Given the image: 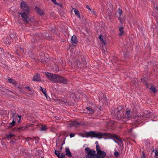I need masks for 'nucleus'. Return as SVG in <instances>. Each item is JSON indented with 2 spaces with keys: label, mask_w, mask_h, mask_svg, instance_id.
Masks as SVG:
<instances>
[{
  "label": "nucleus",
  "mask_w": 158,
  "mask_h": 158,
  "mask_svg": "<svg viewBox=\"0 0 158 158\" xmlns=\"http://www.w3.org/2000/svg\"><path fill=\"white\" fill-rule=\"evenodd\" d=\"M47 129V127L46 126H43L42 125V127L40 128V131H45Z\"/></svg>",
  "instance_id": "26"
},
{
  "label": "nucleus",
  "mask_w": 158,
  "mask_h": 158,
  "mask_svg": "<svg viewBox=\"0 0 158 158\" xmlns=\"http://www.w3.org/2000/svg\"><path fill=\"white\" fill-rule=\"evenodd\" d=\"M36 7V10L38 12V13L40 15H43L44 13L42 10H41L39 8Z\"/></svg>",
  "instance_id": "21"
},
{
  "label": "nucleus",
  "mask_w": 158,
  "mask_h": 158,
  "mask_svg": "<svg viewBox=\"0 0 158 158\" xmlns=\"http://www.w3.org/2000/svg\"><path fill=\"white\" fill-rule=\"evenodd\" d=\"M40 90L44 94L47 98H48V95L46 93V90L45 88H43L42 87L40 86Z\"/></svg>",
  "instance_id": "15"
},
{
  "label": "nucleus",
  "mask_w": 158,
  "mask_h": 158,
  "mask_svg": "<svg viewBox=\"0 0 158 158\" xmlns=\"http://www.w3.org/2000/svg\"><path fill=\"white\" fill-rule=\"evenodd\" d=\"M56 70L57 71V70L58 71H59V69H58H58H56Z\"/></svg>",
  "instance_id": "50"
},
{
  "label": "nucleus",
  "mask_w": 158,
  "mask_h": 158,
  "mask_svg": "<svg viewBox=\"0 0 158 158\" xmlns=\"http://www.w3.org/2000/svg\"><path fill=\"white\" fill-rule=\"evenodd\" d=\"M71 125L72 126H77L79 125V124L77 121H74L72 123Z\"/></svg>",
  "instance_id": "22"
},
{
  "label": "nucleus",
  "mask_w": 158,
  "mask_h": 158,
  "mask_svg": "<svg viewBox=\"0 0 158 158\" xmlns=\"http://www.w3.org/2000/svg\"><path fill=\"white\" fill-rule=\"evenodd\" d=\"M55 153L59 158H65V154L63 153H60L59 151H55Z\"/></svg>",
  "instance_id": "10"
},
{
  "label": "nucleus",
  "mask_w": 158,
  "mask_h": 158,
  "mask_svg": "<svg viewBox=\"0 0 158 158\" xmlns=\"http://www.w3.org/2000/svg\"><path fill=\"white\" fill-rule=\"evenodd\" d=\"M142 153L143 154V157H142V158H145V156H144V152H142Z\"/></svg>",
  "instance_id": "41"
},
{
  "label": "nucleus",
  "mask_w": 158,
  "mask_h": 158,
  "mask_svg": "<svg viewBox=\"0 0 158 158\" xmlns=\"http://www.w3.org/2000/svg\"><path fill=\"white\" fill-rule=\"evenodd\" d=\"M118 13L119 15V16L120 17L122 13V10L121 9H119L118 10Z\"/></svg>",
  "instance_id": "33"
},
{
  "label": "nucleus",
  "mask_w": 158,
  "mask_h": 158,
  "mask_svg": "<svg viewBox=\"0 0 158 158\" xmlns=\"http://www.w3.org/2000/svg\"><path fill=\"white\" fill-rule=\"evenodd\" d=\"M94 13V14H95V13L94 12V13Z\"/></svg>",
  "instance_id": "53"
},
{
  "label": "nucleus",
  "mask_w": 158,
  "mask_h": 158,
  "mask_svg": "<svg viewBox=\"0 0 158 158\" xmlns=\"http://www.w3.org/2000/svg\"><path fill=\"white\" fill-rule=\"evenodd\" d=\"M31 139L30 138V137H27L26 139V140L28 141H29L30 140H31Z\"/></svg>",
  "instance_id": "38"
},
{
  "label": "nucleus",
  "mask_w": 158,
  "mask_h": 158,
  "mask_svg": "<svg viewBox=\"0 0 158 158\" xmlns=\"http://www.w3.org/2000/svg\"><path fill=\"white\" fill-rule=\"evenodd\" d=\"M95 144L96 145H99L98 142L97 141H96Z\"/></svg>",
  "instance_id": "42"
},
{
  "label": "nucleus",
  "mask_w": 158,
  "mask_h": 158,
  "mask_svg": "<svg viewBox=\"0 0 158 158\" xmlns=\"http://www.w3.org/2000/svg\"><path fill=\"white\" fill-rule=\"evenodd\" d=\"M96 150L97 152L101 151V147L99 145H96Z\"/></svg>",
  "instance_id": "30"
},
{
  "label": "nucleus",
  "mask_w": 158,
  "mask_h": 158,
  "mask_svg": "<svg viewBox=\"0 0 158 158\" xmlns=\"http://www.w3.org/2000/svg\"><path fill=\"white\" fill-rule=\"evenodd\" d=\"M46 76L47 78L51 81L54 82V79L55 77V74L49 73L48 72H45Z\"/></svg>",
  "instance_id": "7"
},
{
  "label": "nucleus",
  "mask_w": 158,
  "mask_h": 158,
  "mask_svg": "<svg viewBox=\"0 0 158 158\" xmlns=\"http://www.w3.org/2000/svg\"><path fill=\"white\" fill-rule=\"evenodd\" d=\"M73 9L74 10L75 14L78 17L80 18V15L79 11L76 8H73Z\"/></svg>",
  "instance_id": "17"
},
{
  "label": "nucleus",
  "mask_w": 158,
  "mask_h": 158,
  "mask_svg": "<svg viewBox=\"0 0 158 158\" xmlns=\"http://www.w3.org/2000/svg\"><path fill=\"white\" fill-rule=\"evenodd\" d=\"M114 156L115 157H117L119 156V153L117 151H115L114 153Z\"/></svg>",
  "instance_id": "31"
},
{
  "label": "nucleus",
  "mask_w": 158,
  "mask_h": 158,
  "mask_svg": "<svg viewBox=\"0 0 158 158\" xmlns=\"http://www.w3.org/2000/svg\"><path fill=\"white\" fill-rule=\"evenodd\" d=\"M126 112H129L130 113V110L128 108H127V109Z\"/></svg>",
  "instance_id": "40"
},
{
  "label": "nucleus",
  "mask_w": 158,
  "mask_h": 158,
  "mask_svg": "<svg viewBox=\"0 0 158 158\" xmlns=\"http://www.w3.org/2000/svg\"><path fill=\"white\" fill-rule=\"evenodd\" d=\"M0 50H1V51H2V49L1 48H0Z\"/></svg>",
  "instance_id": "48"
},
{
  "label": "nucleus",
  "mask_w": 158,
  "mask_h": 158,
  "mask_svg": "<svg viewBox=\"0 0 158 158\" xmlns=\"http://www.w3.org/2000/svg\"><path fill=\"white\" fill-rule=\"evenodd\" d=\"M65 152L66 153L65 155L68 157H71L72 156V154L69 150V148H65Z\"/></svg>",
  "instance_id": "13"
},
{
  "label": "nucleus",
  "mask_w": 158,
  "mask_h": 158,
  "mask_svg": "<svg viewBox=\"0 0 158 158\" xmlns=\"http://www.w3.org/2000/svg\"><path fill=\"white\" fill-rule=\"evenodd\" d=\"M155 10H156L158 12V8L156 7V8H155Z\"/></svg>",
  "instance_id": "47"
},
{
  "label": "nucleus",
  "mask_w": 158,
  "mask_h": 158,
  "mask_svg": "<svg viewBox=\"0 0 158 158\" xmlns=\"http://www.w3.org/2000/svg\"><path fill=\"white\" fill-rule=\"evenodd\" d=\"M99 38L101 41H102L103 43H104V40L103 39V37L102 35H100L99 36Z\"/></svg>",
  "instance_id": "34"
},
{
  "label": "nucleus",
  "mask_w": 158,
  "mask_h": 158,
  "mask_svg": "<svg viewBox=\"0 0 158 158\" xmlns=\"http://www.w3.org/2000/svg\"><path fill=\"white\" fill-rule=\"evenodd\" d=\"M15 114V113H13V115H14Z\"/></svg>",
  "instance_id": "51"
},
{
  "label": "nucleus",
  "mask_w": 158,
  "mask_h": 158,
  "mask_svg": "<svg viewBox=\"0 0 158 158\" xmlns=\"http://www.w3.org/2000/svg\"><path fill=\"white\" fill-rule=\"evenodd\" d=\"M41 158H43L42 157H41Z\"/></svg>",
  "instance_id": "54"
},
{
  "label": "nucleus",
  "mask_w": 158,
  "mask_h": 158,
  "mask_svg": "<svg viewBox=\"0 0 158 158\" xmlns=\"http://www.w3.org/2000/svg\"><path fill=\"white\" fill-rule=\"evenodd\" d=\"M20 120H19V123L20 122Z\"/></svg>",
  "instance_id": "52"
},
{
  "label": "nucleus",
  "mask_w": 158,
  "mask_h": 158,
  "mask_svg": "<svg viewBox=\"0 0 158 158\" xmlns=\"http://www.w3.org/2000/svg\"><path fill=\"white\" fill-rule=\"evenodd\" d=\"M18 117L19 118V120H20V119H21V116H19V115H18Z\"/></svg>",
  "instance_id": "43"
},
{
  "label": "nucleus",
  "mask_w": 158,
  "mask_h": 158,
  "mask_svg": "<svg viewBox=\"0 0 158 158\" xmlns=\"http://www.w3.org/2000/svg\"><path fill=\"white\" fill-rule=\"evenodd\" d=\"M41 80L40 74L39 73H37L36 75L34 76L32 80L34 81H39Z\"/></svg>",
  "instance_id": "12"
},
{
  "label": "nucleus",
  "mask_w": 158,
  "mask_h": 158,
  "mask_svg": "<svg viewBox=\"0 0 158 158\" xmlns=\"http://www.w3.org/2000/svg\"><path fill=\"white\" fill-rule=\"evenodd\" d=\"M106 155V153L105 152L101 150L97 152L96 156L97 158H103Z\"/></svg>",
  "instance_id": "8"
},
{
  "label": "nucleus",
  "mask_w": 158,
  "mask_h": 158,
  "mask_svg": "<svg viewBox=\"0 0 158 158\" xmlns=\"http://www.w3.org/2000/svg\"><path fill=\"white\" fill-rule=\"evenodd\" d=\"M69 136H70V137H71V138H72V137H73L74 136H75V135L74 133H71L69 135Z\"/></svg>",
  "instance_id": "35"
},
{
  "label": "nucleus",
  "mask_w": 158,
  "mask_h": 158,
  "mask_svg": "<svg viewBox=\"0 0 158 158\" xmlns=\"http://www.w3.org/2000/svg\"><path fill=\"white\" fill-rule=\"evenodd\" d=\"M54 82L62 83L64 84H67L68 81L66 78L58 75L55 74Z\"/></svg>",
  "instance_id": "3"
},
{
  "label": "nucleus",
  "mask_w": 158,
  "mask_h": 158,
  "mask_svg": "<svg viewBox=\"0 0 158 158\" xmlns=\"http://www.w3.org/2000/svg\"><path fill=\"white\" fill-rule=\"evenodd\" d=\"M54 3V4H57V2L56 0H51Z\"/></svg>",
  "instance_id": "37"
},
{
  "label": "nucleus",
  "mask_w": 158,
  "mask_h": 158,
  "mask_svg": "<svg viewBox=\"0 0 158 158\" xmlns=\"http://www.w3.org/2000/svg\"><path fill=\"white\" fill-rule=\"evenodd\" d=\"M59 147V145H58L57 144H56V148H58Z\"/></svg>",
  "instance_id": "44"
},
{
  "label": "nucleus",
  "mask_w": 158,
  "mask_h": 158,
  "mask_svg": "<svg viewBox=\"0 0 158 158\" xmlns=\"http://www.w3.org/2000/svg\"><path fill=\"white\" fill-rule=\"evenodd\" d=\"M64 142H63V143H62V145H63V144H64Z\"/></svg>",
  "instance_id": "49"
},
{
  "label": "nucleus",
  "mask_w": 158,
  "mask_h": 158,
  "mask_svg": "<svg viewBox=\"0 0 158 158\" xmlns=\"http://www.w3.org/2000/svg\"><path fill=\"white\" fill-rule=\"evenodd\" d=\"M85 135L87 136H90L92 137H97L98 138H101L102 136L105 135V134L101 132L96 133L94 131H90L89 132H86Z\"/></svg>",
  "instance_id": "2"
},
{
  "label": "nucleus",
  "mask_w": 158,
  "mask_h": 158,
  "mask_svg": "<svg viewBox=\"0 0 158 158\" xmlns=\"http://www.w3.org/2000/svg\"><path fill=\"white\" fill-rule=\"evenodd\" d=\"M56 5H58L60 7H62V5L60 3H57V4H56Z\"/></svg>",
  "instance_id": "36"
},
{
  "label": "nucleus",
  "mask_w": 158,
  "mask_h": 158,
  "mask_svg": "<svg viewBox=\"0 0 158 158\" xmlns=\"http://www.w3.org/2000/svg\"><path fill=\"white\" fill-rule=\"evenodd\" d=\"M119 20L121 22V19L120 17L119 18Z\"/></svg>",
  "instance_id": "46"
},
{
  "label": "nucleus",
  "mask_w": 158,
  "mask_h": 158,
  "mask_svg": "<svg viewBox=\"0 0 158 158\" xmlns=\"http://www.w3.org/2000/svg\"><path fill=\"white\" fill-rule=\"evenodd\" d=\"M144 114L147 115H149L151 114V112L149 110H145L144 112Z\"/></svg>",
  "instance_id": "29"
},
{
  "label": "nucleus",
  "mask_w": 158,
  "mask_h": 158,
  "mask_svg": "<svg viewBox=\"0 0 158 158\" xmlns=\"http://www.w3.org/2000/svg\"><path fill=\"white\" fill-rule=\"evenodd\" d=\"M10 36L12 39L16 38V36L13 33H11L10 35Z\"/></svg>",
  "instance_id": "25"
},
{
  "label": "nucleus",
  "mask_w": 158,
  "mask_h": 158,
  "mask_svg": "<svg viewBox=\"0 0 158 158\" xmlns=\"http://www.w3.org/2000/svg\"><path fill=\"white\" fill-rule=\"evenodd\" d=\"M27 127L25 126L20 127L18 128V131H21L26 130L27 129Z\"/></svg>",
  "instance_id": "20"
},
{
  "label": "nucleus",
  "mask_w": 158,
  "mask_h": 158,
  "mask_svg": "<svg viewBox=\"0 0 158 158\" xmlns=\"http://www.w3.org/2000/svg\"><path fill=\"white\" fill-rule=\"evenodd\" d=\"M62 148H63V147H62V145L60 148V150H61L62 149Z\"/></svg>",
  "instance_id": "45"
},
{
  "label": "nucleus",
  "mask_w": 158,
  "mask_h": 158,
  "mask_svg": "<svg viewBox=\"0 0 158 158\" xmlns=\"http://www.w3.org/2000/svg\"><path fill=\"white\" fill-rule=\"evenodd\" d=\"M154 158H158V150H156L155 152Z\"/></svg>",
  "instance_id": "28"
},
{
  "label": "nucleus",
  "mask_w": 158,
  "mask_h": 158,
  "mask_svg": "<svg viewBox=\"0 0 158 158\" xmlns=\"http://www.w3.org/2000/svg\"><path fill=\"white\" fill-rule=\"evenodd\" d=\"M20 6L24 12L25 13H28L29 10V7L25 2L23 1L22 2L20 5Z\"/></svg>",
  "instance_id": "6"
},
{
  "label": "nucleus",
  "mask_w": 158,
  "mask_h": 158,
  "mask_svg": "<svg viewBox=\"0 0 158 158\" xmlns=\"http://www.w3.org/2000/svg\"><path fill=\"white\" fill-rule=\"evenodd\" d=\"M86 109L88 110L90 114H92L94 112V110L91 108L87 107Z\"/></svg>",
  "instance_id": "23"
},
{
  "label": "nucleus",
  "mask_w": 158,
  "mask_h": 158,
  "mask_svg": "<svg viewBox=\"0 0 158 158\" xmlns=\"http://www.w3.org/2000/svg\"><path fill=\"white\" fill-rule=\"evenodd\" d=\"M113 137L115 139L114 140L115 143L120 146L123 145V142L119 137L115 135H114Z\"/></svg>",
  "instance_id": "9"
},
{
  "label": "nucleus",
  "mask_w": 158,
  "mask_h": 158,
  "mask_svg": "<svg viewBox=\"0 0 158 158\" xmlns=\"http://www.w3.org/2000/svg\"><path fill=\"white\" fill-rule=\"evenodd\" d=\"M123 29V26L119 27V30L120 31L119 35L120 36H121L123 34L124 31Z\"/></svg>",
  "instance_id": "16"
},
{
  "label": "nucleus",
  "mask_w": 158,
  "mask_h": 158,
  "mask_svg": "<svg viewBox=\"0 0 158 158\" xmlns=\"http://www.w3.org/2000/svg\"><path fill=\"white\" fill-rule=\"evenodd\" d=\"M71 42L72 44H77L78 43L76 36L73 35L71 39Z\"/></svg>",
  "instance_id": "11"
},
{
  "label": "nucleus",
  "mask_w": 158,
  "mask_h": 158,
  "mask_svg": "<svg viewBox=\"0 0 158 158\" xmlns=\"http://www.w3.org/2000/svg\"><path fill=\"white\" fill-rule=\"evenodd\" d=\"M26 88L28 90L31 91V88L29 86H27L26 87Z\"/></svg>",
  "instance_id": "39"
},
{
  "label": "nucleus",
  "mask_w": 158,
  "mask_h": 158,
  "mask_svg": "<svg viewBox=\"0 0 158 158\" xmlns=\"http://www.w3.org/2000/svg\"><path fill=\"white\" fill-rule=\"evenodd\" d=\"M8 79L9 83H12L15 86L17 85V83L14 80L9 77L8 78Z\"/></svg>",
  "instance_id": "14"
},
{
  "label": "nucleus",
  "mask_w": 158,
  "mask_h": 158,
  "mask_svg": "<svg viewBox=\"0 0 158 158\" xmlns=\"http://www.w3.org/2000/svg\"><path fill=\"white\" fill-rule=\"evenodd\" d=\"M86 8L89 10L92 13H94V11L92 10L88 6H86Z\"/></svg>",
  "instance_id": "32"
},
{
  "label": "nucleus",
  "mask_w": 158,
  "mask_h": 158,
  "mask_svg": "<svg viewBox=\"0 0 158 158\" xmlns=\"http://www.w3.org/2000/svg\"><path fill=\"white\" fill-rule=\"evenodd\" d=\"M111 115L113 117L115 118L118 119H122V120L126 119L127 120L130 118V112H126L125 117H123V111L122 106H119L117 108H112L110 110Z\"/></svg>",
  "instance_id": "1"
},
{
  "label": "nucleus",
  "mask_w": 158,
  "mask_h": 158,
  "mask_svg": "<svg viewBox=\"0 0 158 158\" xmlns=\"http://www.w3.org/2000/svg\"><path fill=\"white\" fill-rule=\"evenodd\" d=\"M87 154L86 155V158H95V151L90 150L88 147L85 148V149Z\"/></svg>",
  "instance_id": "4"
},
{
  "label": "nucleus",
  "mask_w": 158,
  "mask_h": 158,
  "mask_svg": "<svg viewBox=\"0 0 158 158\" xmlns=\"http://www.w3.org/2000/svg\"><path fill=\"white\" fill-rule=\"evenodd\" d=\"M15 135L14 134L11 133H10L9 134L6 135V138L8 139H11L13 138Z\"/></svg>",
  "instance_id": "18"
},
{
  "label": "nucleus",
  "mask_w": 158,
  "mask_h": 158,
  "mask_svg": "<svg viewBox=\"0 0 158 158\" xmlns=\"http://www.w3.org/2000/svg\"><path fill=\"white\" fill-rule=\"evenodd\" d=\"M15 122L14 121V118L13 120V121L11 123H10V127H13L15 126Z\"/></svg>",
  "instance_id": "27"
},
{
  "label": "nucleus",
  "mask_w": 158,
  "mask_h": 158,
  "mask_svg": "<svg viewBox=\"0 0 158 158\" xmlns=\"http://www.w3.org/2000/svg\"><path fill=\"white\" fill-rule=\"evenodd\" d=\"M150 89L154 93H155L156 92V90L155 87L152 86L150 88Z\"/></svg>",
  "instance_id": "24"
},
{
  "label": "nucleus",
  "mask_w": 158,
  "mask_h": 158,
  "mask_svg": "<svg viewBox=\"0 0 158 158\" xmlns=\"http://www.w3.org/2000/svg\"><path fill=\"white\" fill-rule=\"evenodd\" d=\"M25 13L24 12L23 13H19V14L20 15L23 20L26 22V23L28 24L29 23V21H30L31 22H33L34 20V19H29L27 15V13Z\"/></svg>",
  "instance_id": "5"
},
{
  "label": "nucleus",
  "mask_w": 158,
  "mask_h": 158,
  "mask_svg": "<svg viewBox=\"0 0 158 158\" xmlns=\"http://www.w3.org/2000/svg\"><path fill=\"white\" fill-rule=\"evenodd\" d=\"M3 42L6 44H10V41L9 40L7 39L6 38H4L3 39Z\"/></svg>",
  "instance_id": "19"
}]
</instances>
